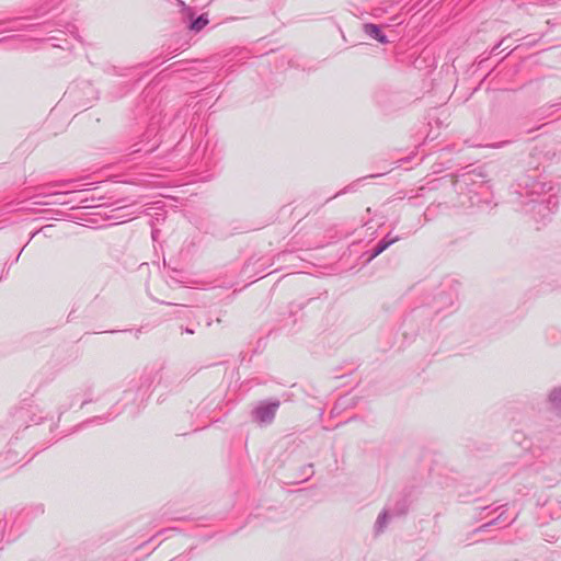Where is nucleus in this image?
<instances>
[{"label":"nucleus","instance_id":"obj_5","mask_svg":"<svg viewBox=\"0 0 561 561\" xmlns=\"http://www.w3.org/2000/svg\"><path fill=\"white\" fill-rule=\"evenodd\" d=\"M185 332H186V333H190V334H193V333H194V330H193V329H190V328H186V329H185Z\"/></svg>","mask_w":561,"mask_h":561},{"label":"nucleus","instance_id":"obj_2","mask_svg":"<svg viewBox=\"0 0 561 561\" xmlns=\"http://www.w3.org/2000/svg\"><path fill=\"white\" fill-rule=\"evenodd\" d=\"M208 24V19L204 15L199 16L196 21L192 23V31L199 32Z\"/></svg>","mask_w":561,"mask_h":561},{"label":"nucleus","instance_id":"obj_3","mask_svg":"<svg viewBox=\"0 0 561 561\" xmlns=\"http://www.w3.org/2000/svg\"><path fill=\"white\" fill-rule=\"evenodd\" d=\"M381 30L379 28L378 25L376 24H367L365 26V30L364 32L367 34V35H374V34H378Z\"/></svg>","mask_w":561,"mask_h":561},{"label":"nucleus","instance_id":"obj_6","mask_svg":"<svg viewBox=\"0 0 561 561\" xmlns=\"http://www.w3.org/2000/svg\"><path fill=\"white\" fill-rule=\"evenodd\" d=\"M379 39H380L381 43H385V37L383 36H380Z\"/></svg>","mask_w":561,"mask_h":561},{"label":"nucleus","instance_id":"obj_4","mask_svg":"<svg viewBox=\"0 0 561 561\" xmlns=\"http://www.w3.org/2000/svg\"><path fill=\"white\" fill-rule=\"evenodd\" d=\"M388 245H389V243H385V244L380 245V247L376 250V252H375V254H374V255H378L379 253H381V252H382V251H383Z\"/></svg>","mask_w":561,"mask_h":561},{"label":"nucleus","instance_id":"obj_1","mask_svg":"<svg viewBox=\"0 0 561 561\" xmlns=\"http://www.w3.org/2000/svg\"><path fill=\"white\" fill-rule=\"evenodd\" d=\"M277 407H278L277 404H272V405L264 408L261 411V420L262 421H271L275 415Z\"/></svg>","mask_w":561,"mask_h":561}]
</instances>
